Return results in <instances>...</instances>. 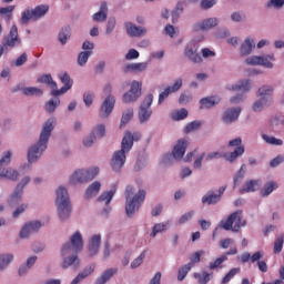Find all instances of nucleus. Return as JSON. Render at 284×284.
Segmentation results:
<instances>
[{
	"mask_svg": "<svg viewBox=\"0 0 284 284\" xmlns=\"http://www.w3.org/2000/svg\"><path fill=\"white\" fill-rule=\"evenodd\" d=\"M83 251V236L81 232H74L68 242H65L60 251L62 256V270H68L72 267L73 270H79L81 267V258H79V252Z\"/></svg>",
	"mask_w": 284,
	"mask_h": 284,
	"instance_id": "1",
	"label": "nucleus"
},
{
	"mask_svg": "<svg viewBox=\"0 0 284 284\" xmlns=\"http://www.w3.org/2000/svg\"><path fill=\"white\" fill-rule=\"evenodd\" d=\"M57 125V118H49L40 130L39 139L36 143L27 150V161L28 163H39L41 156L45 150H48V143H50V138L52 136V132H54V126Z\"/></svg>",
	"mask_w": 284,
	"mask_h": 284,
	"instance_id": "2",
	"label": "nucleus"
},
{
	"mask_svg": "<svg viewBox=\"0 0 284 284\" xmlns=\"http://www.w3.org/2000/svg\"><path fill=\"white\" fill-rule=\"evenodd\" d=\"M125 196V213L129 219H132L139 212L143 201H145V191L140 190L138 193L134 186L128 185L124 191Z\"/></svg>",
	"mask_w": 284,
	"mask_h": 284,
	"instance_id": "3",
	"label": "nucleus"
},
{
	"mask_svg": "<svg viewBox=\"0 0 284 284\" xmlns=\"http://www.w3.org/2000/svg\"><path fill=\"white\" fill-rule=\"evenodd\" d=\"M247 225V221L243 220V211H235L225 220H222L219 224L221 230H225L226 232H241L242 227Z\"/></svg>",
	"mask_w": 284,
	"mask_h": 284,
	"instance_id": "4",
	"label": "nucleus"
},
{
	"mask_svg": "<svg viewBox=\"0 0 284 284\" xmlns=\"http://www.w3.org/2000/svg\"><path fill=\"white\" fill-rule=\"evenodd\" d=\"M50 11V6L48 4H39L34 8H27L20 18V23L22 26H28L30 21H39V19H43Z\"/></svg>",
	"mask_w": 284,
	"mask_h": 284,
	"instance_id": "5",
	"label": "nucleus"
},
{
	"mask_svg": "<svg viewBox=\"0 0 284 284\" xmlns=\"http://www.w3.org/2000/svg\"><path fill=\"white\" fill-rule=\"evenodd\" d=\"M153 102H154V95L152 93L146 94L142 100L138 111V119L141 125H143L144 123H148V121H150V119L152 118Z\"/></svg>",
	"mask_w": 284,
	"mask_h": 284,
	"instance_id": "6",
	"label": "nucleus"
},
{
	"mask_svg": "<svg viewBox=\"0 0 284 284\" xmlns=\"http://www.w3.org/2000/svg\"><path fill=\"white\" fill-rule=\"evenodd\" d=\"M99 174V168L93 169H79L72 173L70 176V183L72 185H78V183H88L89 181H93Z\"/></svg>",
	"mask_w": 284,
	"mask_h": 284,
	"instance_id": "7",
	"label": "nucleus"
},
{
	"mask_svg": "<svg viewBox=\"0 0 284 284\" xmlns=\"http://www.w3.org/2000/svg\"><path fill=\"white\" fill-rule=\"evenodd\" d=\"M106 92V98L104 99L101 108H100V116L102 119H108L110 114H112V110H114V104L116 103V99L112 95V85L106 84L104 88Z\"/></svg>",
	"mask_w": 284,
	"mask_h": 284,
	"instance_id": "8",
	"label": "nucleus"
},
{
	"mask_svg": "<svg viewBox=\"0 0 284 284\" xmlns=\"http://www.w3.org/2000/svg\"><path fill=\"white\" fill-rule=\"evenodd\" d=\"M272 61H276L274 53L267 55H252L246 58L244 63L246 65H262L263 68L272 70V68H274V63H272Z\"/></svg>",
	"mask_w": 284,
	"mask_h": 284,
	"instance_id": "9",
	"label": "nucleus"
},
{
	"mask_svg": "<svg viewBox=\"0 0 284 284\" xmlns=\"http://www.w3.org/2000/svg\"><path fill=\"white\" fill-rule=\"evenodd\" d=\"M141 99V82L133 80L131 88L122 97L123 103H136Z\"/></svg>",
	"mask_w": 284,
	"mask_h": 284,
	"instance_id": "10",
	"label": "nucleus"
},
{
	"mask_svg": "<svg viewBox=\"0 0 284 284\" xmlns=\"http://www.w3.org/2000/svg\"><path fill=\"white\" fill-rule=\"evenodd\" d=\"M241 112H243L241 106L226 109L221 116L222 123H224V125H232V123H236L241 116Z\"/></svg>",
	"mask_w": 284,
	"mask_h": 284,
	"instance_id": "11",
	"label": "nucleus"
},
{
	"mask_svg": "<svg viewBox=\"0 0 284 284\" xmlns=\"http://www.w3.org/2000/svg\"><path fill=\"white\" fill-rule=\"evenodd\" d=\"M2 43H4L7 48H17L21 44V38H19V29L17 28V24H13L10 28V31L8 36L3 38Z\"/></svg>",
	"mask_w": 284,
	"mask_h": 284,
	"instance_id": "12",
	"label": "nucleus"
},
{
	"mask_svg": "<svg viewBox=\"0 0 284 284\" xmlns=\"http://www.w3.org/2000/svg\"><path fill=\"white\" fill-rule=\"evenodd\" d=\"M221 23V20L219 18H206L202 20L201 22L193 24L194 32H207L210 30H213V28H216Z\"/></svg>",
	"mask_w": 284,
	"mask_h": 284,
	"instance_id": "13",
	"label": "nucleus"
},
{
	"mask_svg": "<svg viewBox=\"0 0 284 284\" xmlns=\"http://www.w3.org/2000/svg\"><path fill=\"white\" fill-rule=\"evenodd\" d=\"M184 55L187 57L192 63H203V58L199 54V45L195 42H190L184 49Z\"/></svg>",
	"mask_w": 284,
	"mask_h": 284,
	"instance_id": "14",
	"label": "nucleus"
},
{
	"mask_svg": "<svg viewBox=\"0 0 284 284\" xmlns=\"http://www.w3.org/2000/svg\"><path fill=\"white\" fill-rule=\"evenodd\" d=\"M43 224L40 221H32L26 223L20 230L19 237L20 239H30V234H34V232H39Z\"/></svg>",
	"mask_w": 284,
	"mask_h": 284,
	"instance_id": "15",
	"label": "nucleus"
},
{
	"mask_svg": "<svg viewBox=\"0 0 284 284\" xmlns=\"http://www.w3.org/2000/svg\"><path fill=\"white\" fill-rule=\"evenodd\" d=\"M126 154L128 153L120 150L113 153V156L111 159V168L113 172H121V170L123 169V165H125Z\"/></svg>",
	"mask_w": 284,
	"mask_h": 284,
	"instance_id": "16",
	"label": "nucleus"
},
{
	"mask_svg": "<svg viewBox=\"0 0 284 284\" xmlns=\"http://www.w3.org/2000/svg\"><path fill=\"white\" fill-rule=\"evenodd\" d=\"M124 28H125L126 34L132 38L145 37V34H148V29H145L144 27H138L131 21L124 22Z\"/></svg>",
	"mask_w": 284,
	"mask_h": 284,
	"instance_id": "17",
	"label": "nucleus"
},
{
	"mask_svg": "<svg viewBox=\"0 0 284 284\" xmlns=\"http://www.w3.org/2000/svg\"><path fill=\"white\" fill-rule=\"evenodd\" d=\"M187 150V141L180 140L173 148L172 156L173 161H183V156H185V152Z\"/></svg>",
	"mask_w": 284,
	"mask_h": 284,
	"instance_id": "18",
	"label": "nucleus"
},
{
	"mask_svg": "<svg viewBox=\"0 0 284 284\" xmlns=\"http://www.w3.org/2000/svg\"><path fill=\"white\" fill-rule=\"evenodd\" d=\"M256 49V42L253 38H245L240 47V55L241 57H250L252 52Z\"/></svg>",
	"mask_w": 284,
	"mask_h": 284,
	"instance_id": "19",
	"label": "nucleus"
},
{
	"mask_svg": "<svg viewBox=\"0 0 284 284\" xmlns=\"http://www.w3.org/2000/svg\"><path fill=\"white\" fill-rule=\"evenodd\" d=\"M68 203H72L70 201V193H68V189L65 186L60 185L55 190V205L68 204Z\"/></svg>",
	"mask_w": 284,
	"mask_h": 284,
	"instance_id": "20",
	"label": "nucleus"
},
{
	"mask_svg": "<svg viewBox=\"0 0 284 284\" xmlns=\"http://www.w3.org/2000/svg\"><path fill=\"white\" fill-rule=\"evenodd\" d=\"M101 248V235H93L88 244V254L89 256H97L99 254V250Z\"/></svg>",
	"mask_w": 284,
	"mask_h": 284,
	"instance_id": "21",
	"label": "nucleus"
},
{
	"mask_svg": "<svg viewBox=\"0 0 284 284\" xmlns=\"http://www.w3.org/2000/svg\"><path fill=\"white\" fill-rule=\"evenodd\" d=\"M108 2H101L99 11L92 16V21L95 23H105L108 21Z\"/></svg>",
	"mask_w": 284,
	"mask_h": 284,
	"instance_id": "22",
	"label": "nucleus"
},
{
	"mask_svg": "<svg viewBox=\"0 0 284 284\" xmlns=\"http://www.w3.org/2000/svg\"><path fill=\"white\" fill-rule=\"evenodd\" d=\"M57 213L60 221L64 222L68 221L72 214V203L67 204H55Z\"/></svg>",
	"mask_w": 284,
	"mask_h": 284,
	"instance_id": "23",
	"label": "nucleus"
},
{
	"mask_svg": "<svg viewBox=\"0 0 284 284\" xmlns=\"http://www.w3.org/2000/svg\"><path fill=\"white\" fill-rule=\"evenodd\" d=\"M274 95V85L264 84L262 85L256 93L257 99H267L268 103L272 104V97Z\"/></svg>",
	"mask_w": 284,
	"mask_h": 284,
	"instance_id": "24",
	"label": "nucleus"
},
{
	"mask_svg": "<svg viewBox=\"0 0 284 284\" xmlns=\"http://www.w3.org/2000/svg\"><path fill=\"white\" fill-rule=\"evenodd\" d=\"M118 273L119 268L116 267L108 268L104 272H102L100 276L97 277L94 284H105Z\"/></svg>",
	"mask_w": 284,
	"mask_h": 284,
	"instance_id": "25",
	"label": "nucleus"
},
{
	"mask_svg": "<svg viewBox=\"0 0 284 284\" xmlns=\"http://www.w3.org/2000/svg\"><path fill=\"white\" fill-rule=\"evenodd\" d=\"M133 145H134V136L132 135V132L126 131L125 135L122 139L120 152H124L125 154H128L130 150H132Z\"/></svg>",
	"mask_w": 284,
	"mask_h": 284,
	"instance_id": "26",
	"label": "nucleus"
},
{
	"mask_svg": "<svg viewBox=\"0 0 284 284\" xmlns=\"http://www.w3.org/2000/svg\"><path fill=\"white\" fill-rule=\"evenodd\" d=\"M243 154H245V146H239L231 153H222V159H225L229 163H235L239 156H243Z\"/></svg>",
	"mask_w": 284,
	"mask_h": 284,
	"instance_id": "27",
	"label": "nucleus"
},
{
	"mask_svg": "<svg viewBox=\"0 0 284 284\" xmlns=\"http://www.w3.org/2000/svg\"><path fill=\"white\" fill-rule=\"evenodd\" d=\"M14 263V254L13 253H1L0 254V272H6L10 264Z\"/></svg>",
	"mask_w": 284,
	"mask_h": 284,
	"instance_id": "28",
	"label": "nucleus"
},
{
	"mask_svg": "<svg viewBox=\"0 0 284 284\" xmlns=\"http://www.w3.org/2000/svg\"><path fill=\"white\" fill-rule=\"evenodd\" d=\"M272 105V102H268L267 99L258 98L255 100L252 104V111L255 112V114H261L265 108H270Z\"/></svg>",
	"mask_w": 284,
	"mask_h": 284,
	"instance_id": "29",
	"label": "nucleus"
},
{
	"mask_svg": "<svg viewBox=\"0 0 284 284\" xmlns=\"http://www.w3.org/2000/svg\"><path fill=\"white\" fill-rule=\"evenodd\" d=\"M219 103H221V99L216 98V97H207V98H202L200 100V110H210L212 108H214V105H219Z\"/></svg>",
	"mask_w": 284,
	"mask_h": 284,
	"instance_id": "30",
	"label": "nucleus"
},
{
	"mask_svg": "<svg viewBox=\"0 0 284 284\" xmlns=\"http://www.w3.org/2000/svg\"><path fill=\"white\" fill-rule=\"evenodd\" d=\"M99 192H101V182L94 181L87 187L84 192V199H93V196H97Z\"/></svg>",
	"mask_w": 284,
	"mask_h": 284,
	"instance_id": "31",
	"label": "nucleus"
},
{
	"mask_svg": "<svg viewBox=\"0 0 284 284\" xmlns=\"http://www.w3.org/2000/svg\"><path fill=\"white\" fill-rule=\"evenodd\" d=\"M148 70V62H138V63H131L126 64L123 68V72L126 74L129 72H145Z\"/></svg>",
	"mask_w": 284,
	"mask_h": 284,
	"instance_id": "32",
	"label": "nucleus"
},
{
	"mask_svg": "<svg viewBox=\"0 0 284 284\" xmlns=\"http://www.w3.org/2000/svg\"><path fill=\"white\" fill-rule=\"evenodd\" d=\"M221 202V195H216L214 191H209L204 196H202L203 205H216Z\"/></svg>",
	"mask_w": 284,
	"mask_h": 284,
	"instance_id": "33",
	"label": "nucleus"
},
{
	"mask_svg": "<svg viewBox=\"0 0 284 284\" xmlns=\"http://www.w3.org/2000/svg\"><path fill=\"white\" fill-rule=\"evenodd\" d=\"M23 197V192L14 189L8 199V205L10 207H17L19 203H21V199Z\"/></svg>",
	"mask_w": 284,
	"mask_h": 284,
	"instance_id": "34",
	"label": "nucleus"
},
{
	"mask_svg": "<svg viewBox=\"0 0 284 284\" xmlns=\"http://www.w3.org/2000/svg\"><path fill=\"white\" fill-rule=\"evenodd\" d=\"M59 105H61V100L57 97H53L48 102H45L44 110L48 114H54Z\"/></svg>",
	"mask_w": 284,
	"mask_h": 284,
	"instance_id": "35",
	"label": "nucleus"
},
{
	"mask_svg": "<svg viewBox=\"0 0 284 284\" xmlns=\"http://www.w3.org/2000/svg\"><path fill=\"white\" fill-rule=\"evenodd\" d=\"M70 37H72V30L70 27L65 26L62 27L61 30L58 33V40L62 45H65L68 41H70Z\"/></svg>",
	"mask_w": 284,
	"mask_h": 284,
	"instance_id": "36",
	"label": "nucleus"
},
{
	"mask_svg": "<svg viewBox=\"0 0 284 284\" xmlns=\"http://www.w3.org/2000/svg\"><path fill=\"white\" fill-rule=\"evenodd\" d=\"M260 181L258 180H251L246 182L242 189H240V194H246L250 192H256L260 187Z\"/></svg>",
	"mask_w": 284,
	"mask_h": 284,
	"instance_id": "37",
	"label": "nucleus"
},
{
	"mask_svg": "<svg viewBox=\"0 0 284 284\" xmlns=\"http://www.w3.org/2000/svg\"><path fill=\"white\" fill-rule=\"evenodd\" d=\"M1 178L8 179V181L17 182V181H19V171H17V169H12V168L2 169Z\"/></svg>",
	"mask_w": 284,
	"mask_h": 284,
	"instance_id": "38",
	"label": "nucleus"
},
{
	"mask_svg": "<svg viewBox=\"0 0 284 284\" xmlns=\"http://www.w3.org/2000/svg\"><path fill=\"white\" fill-rule=\"evenodd\" d=\"M250 80L241 81L236 84H233L229 90H232L233 92H250L251 90Z\"/></svg>",
	"mask_w": 284,
	"mask_h": 284,
	"instance_id": "39",
	"label": "nucleus"
},
{
	"mask_svg": "<svg viewBox=\"0 0 284 284\" xmlns=\"http://www.w3.org/2000/svg\"><path fill=\"white\" fill-rule=\"evenodd\" d=\"M24 97H43V90L37 87H26L21 89Z\"/></svg>",
	"mask_w": 284,
	"mask_h": 284,
	"instance_id": "40",
	"label": "nucleus"
},
{
	"mask_svg": "<svg viewBox=\"0 0 284 284\" xmlns=\"http://www.w3.org/2000/svg\"><path fill=\"white\" fill-rule=\"evenodd\" d=\"M274 190H278V183L267 182L266 184H264V187L261 191V196H263V197L270 196V194H272V192H274Z\"/></svg>",
	"mask_w": 284,
	"mask_h": 284,
	"instance_id": "41",
	"label": "nucleus"
},
{
	"mask_svg": "<svg viewBox=\"0 0 284 284\" xmlns=\"http://www.w3.org/2000/svg\"><path fill=\"white\" fill-rule=\"evenodd\" d=\"M38 83H45L51 89V91L57 85V82L52 79V74L50 73L39 77Z\"/></svg>",
	"mask_w": 284,
	"mask_h": 284,
	"instance_id": "42",
	"label": "nucleus"
},
{
	"mask_svg": "<svg viewBox=\"0 0 284 284\" xmlns=\"http://www.w3.org/2000/svg\"><path fill=\"white\" fill-rule=\"evenodd\" d=\"M246 170H247V166L245 164H242V166L240 168V170L235 173V175L233 178V187H236V185H239V183H241V180L245 179Z\"/></svg>",
	"mask_w": 284,
	"mask_h": 284,
	"instance_id": "43",
	"label": "nucleus"
},
{
	"mask_svg": "<svg viewBox=\"0 0 284 284\" xmlns=\"http://www.w3.org/2000/svg\"><path fill=\"white\" fill-rule=\"evenodd\" d=\"M134 118V109H128L121 118L120 128H125L130 121Z\"/></svg>",
	"mask_w": 284,
	"mask_h": 284,
	"instance_id": "44",
	"label": "nucleus"
},
{
	"mask_svg": "<svg viewBox=\"0 0 284 284\" xmlns=\"http://www.w3.org/2000/svg\"><path fill=\"white\" fill-rule=\"evenodd\" d=\"M270 125L272 130H281V128H284V118L274 115L270 120Z\"/></svg>",
	"mask_w": 284,
	"mask_h": 284,
	"instance_id": "45",
	"label": "nucleus"
},
{
	"mask_svg": "<svg viewBox=\"0 0 284 284\" xmlns=\"http://www.w3.org/2000/svg\"><path fill=\"white\" fill-rule=\"evenodd\" d=\"M284 0H267L265 8L267 10H283Z\"/></svg>",
	"mask_w": 284,
	"mask_h": 284,
	"instance_id": "46",
	"label": "nucleus"
},
{
	"mask_svg": "<svg viewBox=\"0 0 284 284\" xmlns=\"http://www.w3.org/2000/svg\"><path fill=\"white\" fill-rule=\"evenodd\" d=\"M115 191L111 190V191H105L103 192L99 197L98 201L99 203H105V205H110V202L112 201V199L114 197Z\"/></svg>",
	"mask_w": 284,
	"mask_h": 284,
	"instance_id": "47",
	"label": "nucleus"
},
{
	"mask_svg": "<svg viewBox=\"0 0 284 284\" xmlns=\"http://www.w3.org/2000/svg\"><path fill=\"white\" fill-rule=\"evenodd\" d=\"M231 21L234 23H245L247 21V14L243 11H234L231 13Z\"/></svg>",
	"mask_w": 284,
	"mask_h": 284,
	"instance_id": "48",
	"label": "nucleus"
},
{
	"mask_svg": "<svg viewBox=\"0 0 284 284\" xmlns=\"http://www.w3.org/2000/svg\"><path fill=\"white\" fill-rule=\"evenodd\" d=\"M192 270V263L184 264L178 270V281H185V276Z\"/></svg>",
	"mask_w": 284,
	"mask_h": 284,
	"instance_id": "49",
	"label": "nucleus"
},
{
	"mask_svg": "<svg viewBox=\"0 0 284 284\" xmlns=\"http://www.w3.org/2000/svg\"><path fill=\"white\" fill-rule=\"evenodd\" d=\"M90 57H92V51H81L78 54V65L80 68H84L85 63H88Z\"/></svg>",
	"mask_w": 284,
	"mask_h": 284,
	"instance_id": "50",
	"label": "nucleus"
},
{
	"mask_svg": "<svg viewBox=\"0 0 284 284\" xmlns=\"http://www.w3.org/2000/svg\"><path fill=\"white\" fill-rule=\"evenodd\" d=\"M194 278H196L197 283L200 284H206L210 283V281H212V274L207 273V272H202L201 273H194Z\"/></svg>",
	"mask_w": 284,
	"mask_h": 284,
	"instance_id": "51",
	"label": "nucleus"
},
{
	"mask_svg": "<svg viewBox=\"0 0 284 284\" xmlns=\"http://www.w3.org/2000/svg\"><path fill=\"white\" fill-rule=\"evenodd\" d=\"M201 125H203V123L201 121H199V120L190 122L184 128V133L185 134H190L192 132H196V130H201Z\"/></svg>",
	"mask_w": 284,
	"mask_h": 284,
	"instance_id": "52",
	"label": "nucleus"
},
{
	"mask_svg": "<svg viewBox=\"0 0 284 284\" xmlns=\"http://www.w3.org/2000/svg\"><path fill=\"white\" fill-rule=\"evenodd\" d=\"M181 88H183V79L179 78L172 85L166 87L164 90L168 91L169 94H174L179 92Z\"/></svg>",
	"mask_w": 284,
	"mask_h": 284,
	"instance_id": "53",
	"label": "nucleus"
},
{
	"mask_svg": "<svg viewBox=\"0 0 284 284\" xmlns=\"http://www.w3.org/2000/svg\"><path fill=\"white\" fill-rule=\"evenodd\" d=\"M165 230H168V224H165V223L154 224V226L152 227V232H151L150 236L152 239H155L158 234H161V232H165Z\"/></svg>",
	"mask_w": 284,
	"mask_h": 284,
	"instance_id": "54",
	"label": "nucleus"
},
{
	"mask_svg": "<svg viewBox=\"0 0 284 284\" xmlns=\"http://www.w3.org/2000/svg\"><path fill=\"white\" fill-rule=\"evenodd\" d=\"M172 121H183L187 119V111L185 109H181L171 113Z\"/></svg>",
	"mask_w": 284,
	"mask_h": 284,
	"instance_id": "55",
	"label": "nucleus"
},
{
	"mask_svg": "<svg viewBox=\"0 0 284 284\" xmlns=\"http://www.w3.org/2000/svg\"><path fill=\"white\" fill-rule=\"evenodd\" d=\"M91 134H93L95 139H103V136H105V125L103 124L95 125L91 131Z\"/></svg>",
	"mask_w": 284,
	"mask_h": 284,
	"instance_id": "56",
	"label": "nucleus"
},
{
	"mask_svg": "<svg viewBox=\"0 0 284 284\" xmlns=\"http://www.w3.org/2000/svg\"><path fill=\"white\" fill-rule=\"evenodd\" d=\"M145 165H148V155H145V153H140L135 163V170H143Z\"/></svg>",
	"mask_w": 284,
	"mask_h": 284,
	"instance_id": "57",
	"label": "nucleus"
},
{
	"mask_svg": "<svg viewBox=\"0 0 284 284\" xmlns=\"http://www.w3.org/2000/svg\"><path fill=\"white\" fill-rule=\"evenodd\" d=\"M262 139H263V141H265V143H268V145H283V140L276 139L275 136L262 134Z\"/></svg>",
	"mask_w": 284,
	"mask_h": 284,
	"instance_id": "58",
	"label": "nucleus"
},
{
	"mask_svg": "<svg viewBox=\"0 0 284 284\" xmlns=\"http://www.w3.org/2000/svg\"><path fill=\"white\" fill-rule=\"evenodd\" d=\"M116 28V18L111 17L108 19L106 28H105V34L110 36L114 32V29Z\"/></svg>",
	"mask_w": 284,
	"mask_h": 284,
	"instance_id": "59",
	"label": "nucleus"
},
{
	"mask_svg": "<svg viewBox=\"0 0 284 284\" xmlns=\"http://www.w3.org/2000/svg\"><path fill=\"white\" fill-rule=\"evenodd\" d=\"M12 12H14V6H8V7H2L0 8V16L6 17L8 21L12 19Z\"/></svg>",
	"mask_w": 284,
	"mask_h": 284,
	"instance_id": "60",
	"label": "nucleus"
},
{
	"mask_svg": "<svg viewBox=\"0 0 284 284\" xmlns=\"http://www.w3.org/2000/svg\"><path fill=\"white\" fill-rule=\"evenodd\" d=\"M226 260L227 255H222L221 257H217L214 262H210L209 270H216L221 267V265H223V263H225Z\"/></svg>",
	"mask_w": 284,
	"mask_h": 284,
	"instance_id": "61",
	"label": "nucleus"
},
{
	"mask_svg": "<svg viewBox=\"0 0 284 284\" xmlns=\"http://www.w3.org/2000/svg\"><path fill=\"white\" fill-rule=\"evenodd\" d=\"M241 272V268H232L223 278H222V284H227L230 283L236 274Z\"/></svg>",
	"mask_w": 284,
	"mask_h": 284,
	"instance_id": "62",
	"label": "nucleus"
},
{
	"mask_svg": "<svg viewBox=\"0 0 284 284\" xmlns=\"http://www.w3.org/2000/svg\"><path fill=\"white\" fill-rule=\"evenodd\" d=\"M59 79L64 87L72 88L73 81H72V78H70V74H68V72L61 73L59 75Z\"/></svg>",
	"mask_w": 284,
	"mask_h": 284,
	"instance_id": "63",
	"label": "nucleus"
},
{
	"mask_svg": "<svg viewBox=\"0 0 284 284\" xmlns=\"http://www.w3.org/2000/svg\"><path fill=\"white\" fill-rule=\"evenodd\" d=\"M190 101H192V93L190 91H184L183 93H181L179 98V103L181 105H185L190 103Z\"/></svg>",
	"mask_w": 284,
	"mask_h": 284,
	"instance_id": "64",
	"label": "nucleus"
}]
</instances>
